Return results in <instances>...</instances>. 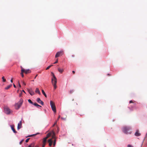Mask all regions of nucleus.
<instances>
[{
  "label": "nucleus",
  "mask_w": 147,
  "mask_h": 147,
  "mask_svg": "<svg viewBox=\"0 0 147 147\" xmlns=\"http://www.w3.org/2000/svg\"><path fill=\"white\" fill-rule=\"evenodd\" d=\"M131 129L130 127L127 126L124 127L122 129V131L126 134H131V132L130 131Z\"/></svg>",
  "instance_id": "obj_1"
},
{
  "label": "nucleus",
  "mask_w": 147,
  "mask_h": 147,
  "mask_svg": "<svg viewBox=\"0 0 147 147\" xmlns=\"http://www.w3.org/2000/svg\"><path fill=\"white\" fill-rule=\"evenodd\" d=\"M23 102V100L22 99H20V101L17 103H16L15 105V107L16 109H18L21 106Z\"/></svg>",
  "instance_id": "obj_2"
},
{
  "label": "nucleus",
  "mask_w": 147,
  "mask_h": 147,
  "mask_svg": "<svg viewBox=\"0 0 147 147\" xmlns=\"http://www.w3.org/2000/svg\"><path fill=\"white\" fill-rule=\"evenodd\" d=\"M50 104L52 110L55 113L56 112V109L55 104L52 101H50Z\"/></svg>",
  "instance_id": "obj_3"
},
{
  "label": "nucleus",
  "mask_w": 147,
  "mask_h": 147,
  "mask_svg": "<svg viewBox=\"0 0 147 147\" xmlns=\"http://www.w3.org/2000/svg\"><path fill=\"white\" fill-rule=\"evenodd\" d=\"M63 54V51H60L57 52L55 56V57L57 58L60 55H62Z\"/></svg>",
  "instance_id": "obj_4"
},
{
  "label": "nucleus",
  "mask_w": 147,
  "mask_h": 147,
  "mask_svg": "<svg viewBox=\"0 0 147 147\" xmlns=\"http://www.w3.org/2000/svg\"><path fill=\"white\" fill-rule=\"evenodd\" d=\"M5 113L7 114H9L10 113V110L8 107H5L4 109Z\"/></svg>",
  "instance_id": "obj_5"
},
{
  "label": "nucleus",
  "mask_w": 147,
  "mask_h": 147,
  "mask_svg": "<svg viewBox=\"0 0 147 147\" xmlns=\"http://www.w3.org/2000/svg\"><path fill=\"white\" fill-rule=\"evenodd\" d=\"M51 74H52V75L53 76V77L51 79V82L52 84H53V81H57V79L55 77V75L54 73L53 72H51Z\"/></svg>",
  "instance_id": "obj_6"
},
{
  "label": "nucleus",
  "mask_w": 147,
  "mask_h": 147,
  "mask_svg": "<svg viewBox=\"0 0 147 147\" xmlns=\"http://www.w3.org/2000/svg\"><path fill=\"white\" fill-rule=\"evenodd\" d=\"M52 133L53 134L52 138H54V139L53 145L54 146H55L56 144V139H55V134L54 132L53 131H52Z\"/></svg>",
  "instance_id": "obj_7"
},
{
  "label": "nucleus",
  "mask_w": 147,
  "mask_h": 147,
  "mask_svg": "<svg viewBox=\"0 0 147 147\" xmlns=\"http://www.w3.org/2000/svg\"><path fill=\"white\" fill-rule=\"evenodd\" d=\"M36 101L39 103L41 104L42 105H44V102L42 101L39 98H37Z\"/></svg>",
  "instance_id": "obj_8"
},
{
  "label": "nucleus",
  "mask_w": 147,
  "mask_h": 147,
  "mask_svg": "<svg viewBox=\"0 0 147 147\" xmlns=\"http://www.w3.org/2000/svg\"><path fill=\"white\" fill-rule=\"evenodd\" d=\"M28 92H29L30 94L32 96L34 94V91L32 90V89H28Z\"/></svg>",
  "instance_id": "obj_9"
},
{
  "label": "nucleus",
  "mask_w": 147,
  "mask_h": 147,
  "mask_svg": "<svg viewBox=\"0 0 147 147\" xmlns=\"http://www.w3.org/2000/svg\"><path fill=\"white\" fill-rule=\"evenodd\" d=\"M22 121H20L19 123L18 124L17 129H20V128H21L22 126Z\"/></svg>",
  "instance_id": "obj_10"
},
{
  "label": "nucleus",
  "mask_w": 147,
  "mask_h": 147,
  "mask_svg": "<svg viewBox=\"0 0 147 147\" xmlns=\"http://www.w3.org/2000/svg\"><path fill=\"white\" fill-rule=\"evenodd\" d=\"M135 135L136 136H138L141 135V134L139 133V131L137 130L135 134Z\"/></svg>",
  "instance_id": "obj_11"
},
{
  "label": "nucleus",
  "mask_w": 147,
  "mask_h": 147,
  "mask_svg": "<svg viewBox=\"0 0 147 147\" xmlns=\"http://www.w3.org/2000/svg\"><path fill=\"white\" fill-rule=\"evenodd\" d=\"M14 126L13 125H11V129L13 132L15 133H17V131H16L14 128Z\"/></svg>",
  "instance_id": "obj_12"
},
{
  "label": "nucleus",
  "mask_w": 147,
  "mask_h": 147,
  "mask_svg": "<svg viewBox=\"0 0 147 147\" xmlns=\"http://www.w3.org/2000/svg\"><path fill=\"white\" fill-rule=\"evenodd\" d=\"M48 142L49 143V146H51L52 143H53V140L52 139H50L48 140Z\"/></svg>",
  "instance_id": "obj_13"
},
{
  "label": "nucleus",
  "mask_w": 147,
  "mask_h": 147,
  "mask_svg": "<svg viewBox=\"0 0 147 147\" xmlns=\"http://www.w3.org/2000/svg\"><path fill=\"white\" fill-rule=\"evenodd\" d=\"M57 83V81H56V82L55 81H53V84H52L54 86V90H55L57 87V86L56 85Z\"/></svg>",
  "instance_id": "obj_14"
},
{
  "label": "nucleus",
  "mask_w": 147,
  "mask_h": 147,
  "mask_svg": "<svg viewBox=\"0 0 147 147\" xmlns=\"http://www.w3.org/2000/svg\"><path fill=\"white\" fill-rule=\"evenodd\" d=\"M30 72L31 71L29 69H24V73L25 74H26L30 73Z\"/></svg>",
  "instance_id": "obj_15"
},
{
  "label": "nucleus",
  "mask_w": 147,
  "mask_h": 147,
  "mask_svg": "<svg viewBox=\"0 0 147 147\" xmlns=\"http://www.w3.org/2000/svg\"><path fill=\"white\" fill-rule=\"evenodd\" d=\"M35 143L33 142L31 143L28 147H34L35 145Z\"/></svg>",
  "instance_id": "obj_16"
},
{
  "label": "nucleus",
  "mask_w": 147,
  "mask_h": 147,
  "mask_svg": "<svg viewBox=\"0 0 147 147\" xmlns=\"http://www.w3.org/2000/svg\"><path fill=\"white\" fill-rule=\"evenodd\" d=\"M35 92L38 93L39 94H40V91L38 88H36V89Z\"/></svg>",
  "instance_id": "obj_17"
},
{
  "label": "nucleus",
  "mask_w": 147,
  "mask_h": 147,
  "mask_svg": "<svg viewBox=\"0 0 147 147\" xmlns=\"http://www.w3.org/2000/svg\"><path fill=\"white\" fill-rule=\"evenodd\" d=\"M52 134V135H53V134L52 133V131L51 133H48L47 136V137L45 138H47V139Z\"/></svg>",
  "instance_id": "obj_18"
},
{
  "label": "nucleus",
  "mask_w": 147,
  "mask_h": 147,
  "mask_svg": "<svg viewBox=\"0 0 147 147\" xmlns=\"http://www.w3.org/2000/svg\"><path fill=\"white\" fill-rule=\"evenodd\" d=\"M58 71L61 73H62L63 71V69L58 68Z\"/></svg>",
  "instance_id": "obj_19"
},
{
  "label": "nucleus",
  "mask_w": 147,
  "mask_h": 147,
  "mask_svg": "<svg viewBox=\"0 0 147 147\" xmlns=\"http://www.w3.org/2000/svg\"><path fill=\"white\" fill-rule=\"evenodd\" d=\"M12 86V84H10L8 86H7L5 88V90H8V89H9V88H10L11 86Z\"/></svg>",
  "instance_id": "obj_20"
},
{
  "label": "nucleus",
  "mask_w": 147,
  "mask_h": 147,
  "mask_svg": "<svg viewBox=\"0 0 147 147\" xmlns=\"http://www.w3.org/2000/svg\"><path fill=\"white\" fill-rule=\"evenodd\" d=\"M33 105H34L38 107H41V106L39 105H38V104H37L36 103H34L33 104Z\"/></svg>",
  "instance_id": "obj_21"
},
{
  "label": "nucleus",
  "mask_w": 147,
  "mask_h": 147,
  "mask_svg": "<svg viewBox=\"0 0 147 147\" xmlns=\"http://www.w3.org/2000/svg\"><path fill=\"white\" fill-rule=\"evenodd\" d=\"M47 138H43V143L46 144L47 142Z\"/></svg>",
  "instance_id": "obj_22"
},
{
  "label": "nucleus",
  "mask_w": 147,
  "mask_h": 147,
  "mask_svg": "<svg viewBox=\"0 0 147 147\" xmlns=\"http://www.w3.org/2000/svg\"><path fill=\"white\" fill-rule=\"evenodd\" d=\"M42 93L46 97H47V95H46V94L45 92H44V90H42Z\"/></svg>",
  "instance_id": "obj_23"
},
{
  "label": "nucleus",
  "mask_w": 147,
  "mask_h": 147,
  "mask_svg": "<svg viewBox=\"0 0 147 147\" xmlns=\"http://www.w3.org/2000/svg\"><path fill=\"white\" fill-rule=\"evenodd\" d=\"M36 135V134H34L30 135H29V136H27L26 137L27 138L28 137H33V136H35Z\"/></svg>",
  "instance_id": "obj_24"
},
{
  "label": "nucleus",
  "mask_w": 147,
  "mask_h": 147,
  "mask_svg": "<svg viewBox=\"0 0 147 147\" xmlns=\"http://www.w3.org/2000/svg\"><path fill=\"white\" fill-rule=\"evenodd\" d=\"M2 79L3 80V82H5L6 80V79H5V78H4V76H3L2 78Z\"/></svg>",
  "instance_id": "obj_25"
},
{
  "label": "nucleus",
  "mask_w": 147,
  "mask_h": 147,
  "mask_svg": "<svg viewBox=\"0 0 147 147\" xmlns=\"http://www.w3.org/2000/svg\"><path fill=\"white\" fill-rule=\"evenodd\" d=\"M28 102L32 104L33 105V102L32 101H31V100L29 99H28Z\"/></svg>",
  "instance_id": "obj_26"
},
{
  "label": "nucleus",
  "mask_w": 147,
  "mask_h": 147,
  "mask_svg": "<svg viewBox=\"0 0 147 147\" xmlns=\"http://www.w3.org/2000/svg\"><path fill=\"white\" fill-rule=\"evenodd\" d=\"M53 66V65H49V66H48V67H47V68H46V70H48V69H49L50 68V67H51V66Z\"/></svg>",
  "instance_id": "obj_27"
},
{
  "label": "nucleus",
  "mask_w": 147,
  "mask_h": 147,
  "mask_svg": "<svg viewBox=\"0 0 147 147\" xmlns=\"http://www.w3.org/2000/svg\"><path fill=\"white\" fill-rule=\"evenodd\" d=\"M24 73V71H21V75L22 77H24V75L23 74V73Z\"/></svg>",
  "instance_id": "obj_28"
},
{
  "label": "nucleus",
  "mask_w": 147,
  "mask_h": 147,
  "mask_svg": "<svg viewBox=\"0 0 147 147\" xmlns=\"http://www.w3.org/2000/svg\"><path fill=\"white\" fill-rule=\"evenodd\" d=\"M20 67L21 68V71H24V69L22 67V66H21Z\"/></svg>",
  "instance_id": "obj_29"
},
{
  "label": "nucleus",
  "mask_w": 147,
  "mask_h": 147,
  "mask_svg": "<svg viewBox=\"0 0 147 147\" xmlns=\"http://www.w3.org/2000/svg\"><path fill=\"white\" fill-rule=\"evenodd\" d=\"M30 139V138H28L27 139H26V142H28Z\"/></svg>",
  "instance_id": "obj_30"
},
{
  "label": "nucleus",
  "mask_w": 147,
  "mask_h": 147,
  "mask_svg": "<svg viewBox=\"0 0 147 147\" xmlns=\"http://www.w3.org/2000/svg\"><path fill=\"white\" fill-rule=\"evenodd\" d=\"M24 141V140H22L20 142V144H21L22 143L23 141Z\"/></svg>",
  "instance_id": "obj_31"
},
{
  "label": "nucleus",
  "mask_w": 147,
  "mask_h": 147,
  "mask_svg": "<svg viewBox=\"0 0 147 147\" xmlns=\"http://www.w3.org/2000/svg\"><path fill=\"white\" fill-rule=\"evenodd\" d=\"M58 59H57V60H56V61H55V62L54 63V64H55V63H57V62H58Z\"/></svg>",
  "instance_id": "obj_32"
},
{
  "label": "nucleus",
  "mask_w": 147,
  "mask_h": 147,
  "mask_svg": "<svg viewBox=\"0 0 147 147\" xmlns=\"http://www.w3.org/2000/svg\"><path fill=\"white\" fill-rule=\"evenodd\" d=\"M46 144L43 143L42 147H44Z\"/></svg>",
  "instance_id": "obj_33"
},
{
  "label": "nucleus",
  "mask_w": 147,
  "mask_h": 147,
  "mask_svg": "<svg viewBox=\"0 0 147 147\" xmlns=\"http://www.w3.org/2000/svg\"><path fill=\"white\" fill-rule=\"evenodd\" d=\"M127 147H133V146L130 145H128L127 146Z\"/></svg>",
  "instance_id": "obj_34"
},
{
  "label": "nucleus",
  "mask_w": 147,
  "mask_h": 147,
  "mask_svg": "<svg viewBox=\"0 0 147 147\" xmlns=\"http://www.w3.org/2000/svg\"><path fill=\"white\" fill-rule=\"evenodd\" d=\"M129 103H133V101L132 100H130L129 102Z\"/></svg>",
  "instance_id": "obj_35"
},
{
  "label": "nucleus",
  "mask_w": 147,
  "mask_h": 147,
  "mask_svg": "<svg viewBox=\"0 0 147 147\" xmlns=\"http://www.w3.org/2000/svg\"><path fill=\"white\" fill-rule=\"evenodd\" d=\"M22 83H23V84L24 85H25V86L26 85V84L25 83V82H23Z\"/></svg>",
  "instance_id": "obj_36"
},
{
  "label": "nucleus",
  "mask_w": 147,
  "mask_h": 147,
  "mask_svg": "<svg viewBox=\"0 0 147 147\" xmlns=\"http://www.w3.org/2000/svg\"><path fill=\"white\" fill-rule=\"evenodd\" d=\"M18 84H19V87L20 88H21V85L19 83H18Z\"/></svg>",
  "instance_id": "obj_37"
},
{
  "label": "nucleus",
  "mask_w": 147,
  "mask_h": 147,
  "mask_svg": "<svg viewBox=\"0 0 147 147\" xmlns=\"http://www.w3.org/2000/svg\"><path fill=\"white\" fill-rule=\"evenodd\" d=\"M22 94V93H20L19 94V96L20 97L21 96Z\"/></svg>",
  "instance_id": "obj_38"
},
{
  "label": "nucleus",
  "mask_w": 147,
  "mask_h": 147,
  "mask_svg": "<svg viewBox=\"0 0 147 147\" xmlns=\"http://www.w3.org/2000/svg\"><path fill=\"white\" fill-rule=\"evenodd\" d=\"M13 86L14 88H16V86L14 84H13Z\"/></svg>",
  "instance_id": "obj_39"
},
{
  "label": "nucleus",
  "mask_w": 147,
  "mask_h": 147,
  "mask_svg": "<svg viewBox=\"0 0 147 147\" xmlns=\"http://www.w3.org/2000/svg\"><path fill=\"white\" fill-rule=\"evenodd\" d=\"M11 83H12L13 82V80H12V79H11Z\"/></svg>",
  "instance_id": "obj_40"
},
{
  "label": "nucleus",
  "mask_w": 147,
  "mask_h": 147,
  "mask_svg": "<svg viewBox=\"0 0 147 147\" xmlns=\"http://www.w3.org/2000/svg\"><path fill=\"white\" fill-rule=\"evenodd\" d=\"M72 73L74 74L75 73V71H72Z\"/></svg>",
  "instance_id": "obj_41"
},
{
  "label": "nucleus",
  "mask_w": 147,
  "mask_h": 147,
  "mask_svg": "<svg viewBox=\"0 0 147 147\" xmlns=\"http://www.w3.org/2000/svg\"><path fill=\"white\" fill-rule=\"evenodd\" d=\"M60 118V115H59L58 118V120H59V119Z\"/></svg>",
  "instance_id": "obj_42"
},
{
  "label": "nucleus",
  "mask_w": 147,
  "mask_h": 147,
  "mask_svg": "<svg viewBox=\"0 0 147 147\" xmlns=\"http://www.w3.org/2000/svg\"><path fill=\"white\" fill-rule=\"evenodd\" d=\"M70 93H72V92H73L72 91H70Z\"/></svg>",
  "instance_id": "obj_43"
},
{
  "label": "nucleus",
  "mask_w": 147,
  "mask_h": 147,
  "mask_svg": "<svg viewBox=\"0 0 147 147\" xmlns=\"http://www.w3.org/2000/svg\"><path fill=\"white\" fill-rule=\"evenodd\" d=\"M35 147H39V146H36Z\"/></svg>",
  "instance_id": "obj_44"
},
{
  "label": "nucleus",
  "mask_w": 147,
  "mask_h": 147,
  "mask_svg": "<svg viewBox=\"0 0 147 147\" xmlns=\"http://www.w3.org/2000/svg\"><path fill=\"white\" fill-rule=\"evenodd\" d=\"M37 76V75H36V76H35V78H34V79H35V78H36V76Z\"/></svg>",
  "instance_id": "obj_45"
},
{
  "label": "nucleus",
  "mask_w": 147,
  "mask_h": 147,
  "mask_svg": "<svg viewBox=\"0 0 147 147\" xmlns=\"http://www.w3.org/2000/svg\"><path fill=\"white\" fill-rule=\"evenodd\" d=\"M56 122L53 125V126H54V125H55L56 124Z\"/></svg>",
  "instance_id": "obj_46"
},
{
  "label": "nucleus",
  "mask_w": 147,
  "mask_h": 147,
  "mask_svg": "<svg viewBox=\"0 0 147 147\" xmlns=\"http://www.w3.org/2000/svg\"><path fill=\"white\" fill-rule=\"evenodd\" d=\"M22 91L25 93V91L24 90H22Z\"/></svg>",
  "instance_id": "obj_47"
},
{
  "label": "nucleus",
  "mask_w": 147,
  "mask_h": 147,
  "mask_svg": "<svg viewBox=\"0 0 147 147\" xmlns=\"http://www.w3.org/2000/svg\"><path fill=\"white\" fill-rule=\"evenodd\" d=\"M61 118L62 119H63V118H62V117H61Z\"/></svg>",
  "instance_id": "obj_48"
},
{
  "label": "nucleus",
  "mask_w": 147,
  "mask_h": 147,
  "mask_svg": "<svg viewBox=\"0 0 147 147\" xmlns=\"http://www.w3.org/2000/svg\"><path fill=\"white\" fill-rule=\"evenodd\" d=\"M147 135V134H146V135Z\"/></svg>",
  "instance_id": "obj_49"
}]
</instances>
